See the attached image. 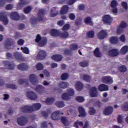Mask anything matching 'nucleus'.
I'll list each match as a JSON object with an SVG mask.
<instances>
[{"label": "nucleus", "mask_w": 128, "mask_h": 128, "mask_svg": "<svg viewBox=\"0 0 128 128\" xmlns=\"http://www.w3.org/2000/svg\"><path fill=\"white\" fill-rule=\"evenodd\" d=\"M51 68H58V64L56 63H53L51 64Z\"/></svg>", "instance_id": "0e129e2a"}, {"label": "nucleus", "mask_w": 128, "mask_h": 128, "mask_svg": "<svg viewBox=\"0 0 128 128\" xmlns=\"http://www.w3.org/2000/svg\"><path fill=\"white\" fill-rule=\"evenodd\" d=\"M110 40L111 44H116L118 42V38L114 36L111 37Z\"/></svg>", "instance_id": "ea45409f"}, {"label": "nucleus", "mask_w": 128, "mask_h": 128, "mask_svg": "<svg viewBox=\"0 0 128 128\" xmlns=\"http://www.w3.org/2000/svg\"><path fill=\"white\" fill-rule=\"evenodd\" d=\"M26 96L30 100H34L38 98V96L34 92H28L26 93Z\"/></svg>", "instance_id": "f8f14e48"}, {"label": "nucleus", "mask_w": 128, "mask_h": 128, "mask_svg": "<svg viewBox=\"0 0 128 128\" xmlns=\"http://www.w3.org/2000/svg\"><path fill=\"white\" fill-rule=\"evenodd\" d=\"M127 26L126 23L124 22H122L117 29L118 34H122V28H126Z\"/></svg>", "instance_id": "ddd939ff"}, {"label": "nucleus", "mask_w": 128, "mask_h": 128, "mask_svg": "<svg viewBox=\"0 0 128 128\" xmlns=\"http://www.w3.org/2000/svg\"><path fill=\"white\" fill-rule=\"evenodd\" d=\"M35 41L36 42H38V46H46V44L47 40L46 38H42L40 35L37 34Z\"/></svg>", "instance_id": "f03ea898"}, {"label": "nucleus", "mask_w": 128, "mask_h": 128, "mask_svg": "<svg viewBox=\"0 0 128 128\" xmlns=\"http://www.w3.org/2000/svg\"><path fill=\"white\" fill-rule=\"evenodd\" d=\"M75 86H76V90H82V88L84 87V85L80 82H77Z\"/></svg>", "instance_id": "c756f323"}, {"label": "nucleus", "mask_w": 128, "mask_h": 128, "mask_svg": "<svg viewBox=\"0 0 128 128\" xmlns=\"http://www.w3.org/2000/svg\"><path fill=\"white\" fill-rule=\"evenodd\" d=\"M122 122V116L120 115L118 117V122L120 123Z\"/></svg>", "instance_id": "680f3d73"}, {"label": "nucleus", "mask_w": 128, "mask_h": 128, "mask_svg": "<svg viewBox=\"0 0 128 128\" xmlns=\"http://www.w3.org/2000/svg\"><path fill=\"white\" fill-rule=\"evenodd\" d=\"M128 52V46H123L120 50V52L122 54H126Z\"/></svg>", "instance_id": "c85d7f7f"}, {"label": "nucleus", "mask_w": 128, "mask_h": 128, "mask_svg": "<svg viewBox=\"0 0 128 128\" xmlns=\"http://www.w3.org/2000/svg\"><path fill=\"white\" fill-rule=\"evenodd\" d=\"M30 10H32V7L28 6L24 9V14H28Z\"/></svg>", "instance_id": "603ef678"}, {"label": "nucleus", "mask_w": 128, "mask_h": 128, "mask_svg": "<svg viewBox=\"0 0 128 128\" xmlns=\"http://www.w3.org/2000/svg\"><path fill=\"white\" fill-rule=\"evenodd\" d=\"M78 112L80 114L78 116H86V112H84V109L82 106L78 107Z\"/></svg>", "instance_id": "b1692460"}, {"label": "nucleus", "mask_w": 128, "mask_h": 128, "mask_svg": "<svg viewBox=\"0 0 128 128\" xmlns=\"http://www.w3.org/2000/svg\"><path fill=\"white\" fill-rule=\"evenodd\" d=\"M60 86L62 88H66L68 86V84L66 82H61L60 83Z\"/></svg>", "instance_id": "f704fd0d"}, {"label": "nucleus", "mask_w": 128, "mask_h": 128, "mask_svg": "<svg viewBox=\"0 0 128 128\" xmlns=\"http://www.w3.org/2000/svg\"><path fill=\"white\" fill-rule=\"evenodd\" d=\"M128 89L126 88H123L122 89V93L123 94H128Z\"/></svg>", "instance_id": "69168bd1"}, {"label": "nucleus", "mask_w": 128, "mask_h": 128, "mask_svg": "<svg viewBox=\"0 0 128 128\" xmlns=\"http://www.w3.org/2000/svg\"><path fill=\"white\" fill-rule=\"evenodd\" d=\"M46 56V53L42 50H40L38 54V58H39V60H44Z\"/></svg>", "instance_id": "6ab92c4d"}, {"label": "nucleus", "mask_w": 128, "mask_h": 128, "mask_svg": "<svg viewBox=\"0 0 128 128\" xmlns=\"http://www.w3.org/2000/svg\"><path fill=\"white\" fill-rule=\"evenodd\" d=\"M60 114H64V113H62L60 111L54 112L51 116V118L54 120H60Z\"/></svg>", "instance_id": "9d476101"}, {"label": "nucleus", "mask_w": 128, "mask_h": 128, "mask_svg": "<svg viewBox=\"0 0 128 128\" xmlns=\"http://www.w3.org/2000/svg\"><path fill=\"white\" fill-rule=\"evenodd\" d=\"M121 4L124 10H128V3H126V2H122Z\"/></svg>", "instance_id": "5fc2aeb1"}, {"label": "nucleus", "mask_w": 128, "mask_h": 128, "mask_svg": "<svg viewBox=\"0 0 128 128\" xmlns=\"http://www.w3.org/2000/svg\"><path fill=\"white\" fill-rule=\"evenodd\" d=\"M69 18H70V20H74L76 18V16H74V14H69Z\"/></svg>", "instance_id": "052dcab7"}, {"label": "nucleus", "mask_w": 128, "mask_h": 128, "mask_svg": "<svg viewBox=\"0 0 128 128\" xmlns=\"http://www.w3.org/2000/svg\"><path fill=\"white\" fill-rule=\"evenodd\" d=\"M42 86L38 85L36 88V92H38L39 94H42Z\"/></svg>", "instance_id": "37998d69"}, {"label": "nucleus", "mask_w": 128, "mask_h": 128, "mask_svg": "<svg viewBox=\"0 0 128 128\" xmlns=\"http://www.w3.org/2000/svg\"><path fill=\"white\" fill-rule=\"evenodd\" d=\"M0 20L4 24H8V20L6 16L5 12H2L0 13Z\"/></svg>", "instance_id": "6e6552de"}, {"label": "nucleus", "mask_w": 128, "mask_h": 128, "mask_svg": "<svg viewBox=\"0 0 128 128\" xmlns=\"http://www.w3.org/2000/svg\"><path fill=\"white\" fill-rule=\"evenodd\" d=\"M61 120L64 126H68V120L66 118L62 117L61 118Z\"/></svg>", "instance_id": "e433bc0d"}, {"label": "nucleus", "mask_w": 128, "mask_h": 128, "mask_svg": "<svg viewBox=\"0 0 128 128\" xmlns=\"http://www.w3.org/2000/svg\"><path fill=\"white\" fill-rule=\"evenodd\" d=\"M14 6L10 4H8L6 6V10H12Z\"/></svg>", "instance_id": "6e6d98bb"}, {"label": "nucleus", "mask_w": 128, "mask_h": 128, "mask_svg": "<svg viewBox=\"0 0 128 128\" xmlns=\"http://www.w3.org/2000/svg\"><path fill=\"white\" fill-rule=\"evenodd\" d=\"M76 0H70L68 2V4H70V6L72 4H74Z\"/></svg>", "instance_id": "338daca9"}, {"label": "nucleus", "mask_w": 128, "mask_h": 128, "mask_svg": "<svg viewBox=\"0 0 128 128\" xmlns=\"http://www.w3.org/2000/svg\"><path fill=\"white\" fill-rule=\"evenodd\" d=\"M96 109H94V108H90L89 109V114L90 116H93V114H96Z\"/></svg>", "instance_id": "a18cd8bd"}, {"label": "nucleus", "mask_w": 128, "mask_h": 128, "mask_svg": "<svg viewBox=\"0 0 128 128\" xmlns=\"http://www.w3.org/2000/svg\"><path fill=\"white\" fill-rule=\"evenodd\" d=\"M102 21L106 24H110L112 22V18L110 15H105L102 18Z\"/></svg>", "instance_id": "20e7f679"}, {"label": "nucleus", "mask_w": 128, "mask_h": 128, "mask_svg": "<svg viewBox=\"0 0 128 128\" xmlns=\"http://www.w3.org/2000/svg\"><path fill=\"white\" fill-rule=\"evenodd\" d=\"M50 34L53 36H58V31L56 30H52L50 31Z\"/></svg>", "instance_id": "4c0bfd02"}, {"label": "nucleus", "mask_w": 128, "mask_h": 128, "mask_svg": "<svg viewBox=\"0 0 128 128\" xmlns=\"http://www.w3.org/2000/svg\"><path fill=\"white\" fill-rule=\"evenodd\" d=\"M10 18L12 20H20V16L18 15V14L16 12H12L10 14Z\"/></svg>", "instance_id": "dca6fc26"}, {"label": "nucleus", "mask_w": 128, "mask_h": 128, "mask_svg": "<svg viewBox=\"0 0 128 128\" xmlns=\"http://www.w3.org/2000/svg\"><path fill=\"white\" fill-rule=\"evenodd\" d=\"M29 80L31 84H34L36 82V76L34 74H32L29 76Z\"/></svg>", "instance_id": "a878e982"}, {"label": "nucleus", "mask_w": 128, "mask_h": 128, "mask_svg": "<svg viewBox=\"0 0 128 128\" xmlns=\"http://www.w3.org/2000/svg\"><path fill=\"white\" fill-rule=\"evenodd\" d=\"M76 99L77 102H84V97H82L80 96H77Z\"/></svg>", "instance_id": "09e8293b"}, {"label": "nucleus", "mask_w": 128, "mask_h": 128, "mask_svg": "<svg viewBox=\"0 0 128 128\" xmlns=\"http://www.w3.org/2000/svg\"><path fill=\"white\" fill-rule=\"evenodd\" d=\"M118 70L121 72H126V68L124 66H121L118 67Z\"/></svg>", "instance_id": "a19ab883"}, {"label": "nucleus", "mask_w": 128, "mask_h": 128, "mask_svg": "<svg viewBox=\"0 0 128 128\" xmlns=\"http://www.w3.org/2000/svg\"><path fill=\"white\" fill-rule=\"evenodd\" d=\"M7 68L8 70H14V66L12 64H9V65H8Z\"/></svg>", "instance_id": "e2e57ef3"}, {"label": "nucleus", "mask_w": 128, "mask_h": 128, "mask_svg": "<svg viewBox=\"0 0 128 128\" xmlns=\"http://www.w3.org/2000/svg\"><path fill=\"white\" fill-rule=\"evenodd\" d=\"M70 28V24H65L62 30H68Z\"/></svg>", "instance_id": "13d9d810"}, {"label": "nucleus", "mask_w": 128, "mask_h": 128, "mask_svg": "<svg viewBox=\"0 0 128 128\" xmlns=\"http://www.w3.org/2000/svg\"><path fill=\"white\" fill-rule=\"evenodd\" d=\"M78 46L76 44H72L70 46V50H66L64 52V54H70V52H72V50H78Z\"/></svg>", "instance_id": "39448f33"}, {"label": "nucleus", "mask_w": 128, "mask_h": 128, "mask_svg": "<svg viewBox=\"0 0 128 128\" xmlns=\"http://www.w3.org/2000/svg\"><path fill=\"white\" fill-rule=\"evenodd\" d=\"M24 42V40L22 39H20L18 41V44L19 46H22Z\"/></svg>", "instance_id": "bf43d9fd"}, {"label": "nucleus", "mask_w": 128, "mask_h": 128, "mask_svg": "<svg viewBox=\"0 0 128 128\" xmlns=\"http://www.w3.org/2000/svg\"><path fill=\"white\" fill-rule=\"evenodd\" d=\"M102 80L104 84H112L114 80L110 76H105L102 78Z\"/></svg>", "instance_id": "0eeeda50"}, {"label": "nucleus", "mask_w": 128, "mask_h": 128, "mask_svg": "<svg viewBox=\"0 0 128 128\" xmlns=\"http://www.w3.org/2000/svg\"><path fill=\"white\" fill-rule=\"evenodd\" d=\"M80 64L82 68H85V66H88V62H80Z\"/></svg>", "instance_id": "864d4df0"}, {"label": "nucleus", "mask_w": 128, "mask_h": 128, "mask_svg": "<svg viewBox=\"0 0 128 128\" xmlns=\"http://www.w3.org/2000/svg\"><path fill=\"white\" fill-rule=\"evenodd\" d=\"M78 126H84V123H82V122H80L78 121L74 122V126L75 128H78Z\"/></svg>", "instance_id": "49530a36"}, {"label": "nucleus", "mask_w": 128, "mask_h": 128, "mask_svg": "<svg viewBox=\"0 0 128 128\" xmlns=\"http://www.w3.org/2000/svg\"><path fill=\"white\" fill-rule=\"evenodd\" d=\"M118 4V2L115 0H113L111 2L110 6L112 8V12H113L114 14H116L118 12V8H116Z\"/></svg>", "instance_id": "423d86ee"}, {"label": "nucleus", "mask_w": 128, "mask_h": 128, "mask_svg": "<svg viewBox=\"0 0 128 128\" xmlns=\"http://www.w3.org/2000/svg\"><path fill=\"white\" fill-rule=\"evenodd\" d=\"M21 50L24 54H30V50H28V48L26 47L21 48Z\"/></svg>", "instance_id": "c03bdc74"}, {"label": "nucleus", "mask_w": 128, "mask_h": 128, "mask_svg": "<svg viewBox=\"0 0 128 128\" xmlns=\"http://www.w3.org/2000/svg\"><path fill=\"white\" fill-rule=\"evenodd\" d=\"M44 11L42 10H40L38 14V20H42V19L44 18Z\"/></svg>", "instance_id": "bb28decb"}, {"label": "nucleus", "mask_w": 128, "mask_h": 128, "mask_svg": "<svg viewBox=\"0 0 128 128\" xmlns=\"http://www.w3.org/2000/svg\"><path fill=\"white\" fill-rule=\"evenodd\" d=\"M98 89L100 92H106L108 90V86L104 84H102L98 86Z\"/></svg>", "instance_id": "aec40b11"}, {"label": "nucleus", "mask_w": 128, "mask_h": 128, "mask_svg": "<svg viewBox=\"0 0 128 128\" xmlns=\"http://www.w3.org/2000/svg\"><path fill=\"white\" fill-rule=\"evenodd\" d=\"M20 54L18 52H16L14 54V56L16 58H20Z\"/></svg>", "instance_id": "774afa93"}, {"label": "nucleus", "mask_w": 128, "mask_h": 128, "mask_svg": "<svg viewBox=\"0 0 128 128\" xmlns=\"http://www.w3.org/2000/svg\"><path fill=\"white\" fill-rule=\"evenodd\" d=\"M68 10V6H64L61 8L60 10V14H66Z\"/></svg>", "instance_id": "5701e85b"}, {"label": "nucleus", "mask_w": 128, "mask_h": 128, "mask_svg": "<svg viewBox=\"0 0 128 128\" xmlns=\"http://www.w3.org/2000/svg\"><path fill=\"white\" fill-rule=\"evenodd\" d=\"M114 108L112 106H108L105 108L103 112L105 116H110L112 114Z\"/></svg>", "instance_id": "1a4fd4ad"}, {"label": "nucleus", "mask_w": 128, "mask_h": 128, "mask_svg": "<svg viewBox=\"0 0 128 128\" xmlns=\"http://www.w3.org/2000/svg\"><path fill=\"white\" fill-rule=\"evenodd\" d=\"M90 94L92 98L98 96V92L96 91V88L94 87L91 88Z\"/></svg>", "instance_id": "f3484780"}, {"label": "nucleus", "mask_w": 128, "mask_h": 128, "mask_svg": "<svg viewBox=\"0 0 128 128\" xmlns=\"http://www.w3.org/2000/svg\"><path fill=\"white\" fill-rule=\"evenodd\" d=\"M78 112L80 114L78 116H86V112H84V109L82 106L78 107Z\"/></svg>", "instance_id": "393cba45"}, {"label": "nucleus", "mask_w": 128, "mask_h": 128, "mask_svg": "<svg viewBox=\"0 0 128 128\" xmlns=\"http://www.w3.org/2000/svg\"><path fill=\"white\" fill-rule=\"evenodd\" d=\"M52 58L56 62H60L62 58V56L58 54L52 56Z\"/></svg>", "instance_id": "cd10ccee"}, {"label": "nucleus", "mask_w": 128, "mask_h": 128, "mask_svg": "<svg viewBox=\"0 0 128 128\" xmlns=\"http://www.w3.org/2000/svg\"><path fill=\"white\" fill-rule=\"evenodd\" d=\"M84 22L86 24H89V26H94V22L92 20V18L90 16L86 17L84 18Z\"/></svg>", "instance_id": "412c9836"}, {"label": "nucleus", "mask_w": 128, "mask_h": 128, "mask_svg": "<svg viewBox=\"0 0 128 128\" xmlns=\"http://www.w3.org/2000/svg\"><path fill=\"white\" fill-rule=\"evenodd\" d=\"M31 107L32 112H36V110H38L40 109V108H42V105L40 103H36L34 104Z\"/></svg>", "instance_id": "2eb2a0df"}, {"label": "nucleus", "mask_w": 128, "mask_h": 128, "mask_svg": "<svg viewBox=\"0 0 128 128\" xmlns=\"http://www.w3.org/2000/svg\"><path fill=\"white\" fill-rule=\"evenodd\" d=\"M58 14V11H56L54 10H52L51 12H50V16L51 18H54V16H56Z\"/></svg>", "instance_id": "473e14b6"}, {"label": "nucleus", "mask_w": 128, "mask_h": 128, "mask_svg": "<svg viewBox=\"0 0 128 128\" xmlns=\"http://www.w3.org/2000/svg\"><path fill=\"white\" fill-rule=\"evenodd\" d=\"M106 36H108V33H106V32L104 30L99 32L98 34V36L100 40H102L103 38H106Z\"/></svg>", "instance_id": "4468645a"}, {"label": "nucleus", "mask_w": 128, "mask_h": 128, "mask_svg": "<svg viewBox=\"0 0 128 128\" xmlns=\"http://www.w3.org/2000/svg\"><path fill=\"white\" fill-rule=\"evenodd\" d=\"M17 122L19 126H24L28 122V118L24 116L18 118Z\"/></svg>", "instance_id": "7ed1b4c3"}, {"label": "nucleus", "mask_w": 128, "mask_h": 128, "mask_svg": "<svg viewBox=\"0 0 128 128\" xmlns=\"http://www.w3.org/2000/svg\"><path fill=\"white\" fill-rule=\"evenodd\" d=\"M59 36L62 38H66L68 37V32H64L59 34Z\"/></svg>", "instance_id": "2f4dec72"}, {"label": "nucleus", "mask_w": 128, "mask_h": 128, "mask_svg": "<svg viewBox=\"0 0 128 128\" xmlns=\"http://www.w3.org/2000/svg\"><path fill=\"white\" fill-rule=\"evenodd\" d=\"M56 104L58 108H64V103L62 101L56 102Z\"/></svg>", "instance_id": "58836bf2"}, {"label": "nucleus", "mask_w": 128, "mask_h": 128, "mask_svg": "<svg viewBox=\"0 0 128 128\" xmlns=\"http://www.w3.org/2000/svg\"><path fill=\"white\" fill-rule=\"evenodd\" d=\"M74 94V91L72 88L68 90V93H64L62 96V98L64 100H70V96Z\"/></svg>", "instance_id": "f257e3e1"}, {"label": "nucleus", "mask_w": 128, "mask_h": 128, "mask_svg": "<svg viewBox=\"0 0 128 128\" xmlns=\"http://www.w3.org/2000/svg\"><path fill=\"white\" fill-rule=\"evenodd\" d=\"M54 102V100L53 98H48L46 100V102L47 104H52Z\"/></svg>", "instance_id": "79ce46f5"}, {"label": "nucleus", "mask_w": 128, "mask_h": 128, "mask_svg": "<svg viewBox=\"0 0 128 128\" xmlns=\"http://www.w3.org/2000/svg\"><path fill=\"white\" fill-rule=\"evenodd\" d=\"M82 78L83 80H85V82H90V76L88 75H84Z\"/></svg>", "instance_id": "de8ad7c7"}, {"label": "nucleus", "mask_w": 128, "mask_h": 128, "mask_svg": "<svg viewBox=\"0 0 128 128\" xmlns=\"http://www.w3.org/2000/svg\"><path fill=\"white\" fill-rule=\"evenodd\" d=\"M68 78V74L66 73L63 74L61 76V78L62 80H65Z\"/></svg>", "instance_id": "3c124183"}, {"label": "nucleus", "mask_w": 128, "mask_h": 128, "mask_svg": "<svg viewBox=\"0 0 128 128\" xmlns=\"http://www.w3.org/2000/svg\"><path fill=\"white\" fill-rule=\"evenodd\" d=\"M22 111L23 112H32V106H24L21 108Z\"/></svg>", "instance_id": "a211bd4d"}, {"label": "nucleus", "mask_w": 128, "mask_h": 128, "mask_svg": "<svg viewBox=\"0 0 128 128\" xmlns=\"http://www.w3.org/2000/svg\"><path fill=\"white\" fill-rule=\"evenodd\" d=\"M120 40L122 42H126V36L124 35V34L122 35L120 37Z\"/></svg>", "instance_id": "4d7b16f0"}, {"label": "nucleus", "mask_w": 128, "mask_h": 128, "mask_svg": "<svg viewBox=\"0 0 128 128\" xmlns=\"http://www.w3.org/2000/svg\"><path fill=\"white\" fill-rule=\"evenodd\" d=\"M87 38H92L94 36V32L93 31H89L86 33Z\"/></svg>", "instance_id": "c9c22d12"}, {"label": "nucleus", "mask_w": 128, "mask_h": 128, "mask_svg": "<svg viewBox=\"0 0 128 128\" xmlns=\"http://www.w3.org/2000/svg\"><path fill=\"white\" fill-rule=\"evenodd\" d=\"M121 108L124 112H128V102H124Z\"/></svg>", "instance_id": "7c9ffc66"}, {"label": "nucleus", "mask_w": 128, "mask_h": 128, "mask_svg": "<svg viewBox=\"0 0 128 128\" xmlns=\"http://www.w3.org/2000/svg\"><path fill=\"white\" fill-rule=\"evenodd\" d=\"M94 54L97 58H100V56H102V54H100V50H99L98 48H96L94 50Z\"/></svg>", "instance_id": "72a5a7b5"}, {"label": "nucleus", "mask_w": 128, "mask_h": 128, "mask_svg": "<svg viewBox=\"0 0 128 128\" xmlns=\"http://www.w3.org/2000/svg\"><path fill=\"white\" fill-rule=\"evenodd\" d=\"M36 68L38 70H43L44 68V65L40 63H39L36 65Z\"/></svg>", "instance_id": "8fccbe9b"}, {"label": "nucleus", "mask_w": 128, "mask_h": 128, "mask_svg": "<svg viewBox=\"0 0 128 128\" xmlns=\"http://www.w3.org/2000/svg\"><path fill=\"white\" fill-rule=\"evenodd\" d=\"M107 54L110 56H118V50L116 49H112L108 50Z\"/></svg>", "instance_id": "9b49d317"}, {"label": "nucleus", "mask_w": 128, "mask_h": 128, "mask_svg": "<svg viewBox=\"0 0 128 128\" xmlns=\"http://www.w3.org/2000/svg\"><path fill=\"white\" fill-rule=\"evenodd\" d=\"M18 68L20 70H26L28 68V66L26 64H22L18 66Z\"/></svg>", "instance_id": "4be33fe9"}]
</instances>
